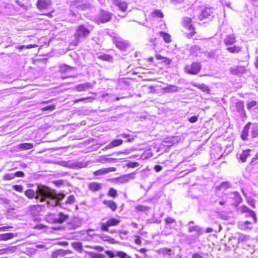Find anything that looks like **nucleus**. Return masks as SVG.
Masks as SVG:
<instances>
[{"label": "nucleus", "instance_id": "nucleus-7", "mask_svg": "<svg viewBox=\"0 0 258 258\" xmlns=\"http://www.w3.org/2000/svg\"><path fill=\"white\" fill-rule=\"evenodd\" d=\"M120 221L114 218H111L108 219L106 223L101 222V230L103 231H108V227L116 226L119 224Z\"/></svg>", "mask_w": 258, "mask_h": 258}, {"label": "nucleus", "instance_id": "nucleus-11", "mask_svg": "<svg viewBox=\"0 0 258 258\" xmlns=\"http://www.w3.org/2000/svg\"><path fill=\"white\" fill-rule=\"evenodd\" d=\"M229 71L232 75L240 76L246 73V70L243 66H235L231 68Z\"/></svg>", "mask_w": 258, "mask_h": 258}, {"label": "nucleus", "instance_id": "nucleus-43", "mask_svg": "<svg viewBox=\"0 0 258 258\" xmlns=\"http://www.w3.org/2000/svg\"><path fill=\"white\" fill-rule=\"evenodd\" d=\"M243 212H248L249 213L250 215L253 218L254 221L255 222L256 220V217L255 213L251 211V210L249 209L247 207H243Z\"/></svg>", "mask_w": 258, "mask_h": 258}, {"label": "nucleus", "instance_id": "nucleus-29", "mask_svg": "<svg viewBox=\"0 0 258 258\" xmlns=\"http://www.w3.org/2000/svg\"><path fill=\"white\" fill-rule=\"evenodd\" d=\"M81 225V222L77 219H74L72 221L69 225L70 229H75L77 228L80 227Z\"/></svg>", "mask_w": 258, "mask_h": 258}, {"label": "nucleus", "instance_id": "nucleus-37", "mask_svg": "<svg viewBox=\"0 0 258 258\" xmlns=\"http://www.w3.org/2000/svg\"><path fill=\"white\" fill-rule=\"evenodd\" d=\"M33 147V144L29 143H25L19 145V148L21 150H29L32 149Z\"/></svg>", "mask_w": 258, "mask_h": 258}, {"label": "nucleus", "instance_id": "nucleus-53", "mask_svg": "<svg viewBox=\"0 0 258 258\" xmlns=\"http://www.w3.org/2000/svg\"><path fill=\"white\" fill-rule=\"evenodd\" d=\"M55 108V106L53 105H50L47 106L42 108V110L43 111H52Z\"/></svg>", "mask_w": 258, "mask_h": 258}, {"label": "nucleus", "instance_id": "nucleus-63", "mask_svg": "<svg viewBox=\"0 0 258 258\" xmlns=\"http://www.w3.org/2000/svg\"><path fill=\"white\" fill-rule=\"evenodd\" d=\"M165 223L167 224H171L173 223H175V221L171 217H168L165 219Z\"/></svg>", "mask_w": 258, "mask_h": 258}, {"label": "nucleus", "instance_id": "nucleus-56", "mask_svg": "<svg viewBox=\"0 0 258 258\" xmlns=\"http://www.w3.org/2000/svg\"><path fill=\"white\" fill-rule=\"evenodd\" d=\"M86 247L93 248V249H95L96 250H98L99 251H102L104 249L103 247H102V246H98V245H95V246H87Z\"/></svg>", "mask_w": 258, "mask_h": 258}, {"label": "nucleus", "instance_id": "nucleus-31", "mask_svg": "<svg viewBox=\"0 0 258 258\" xmlns=\"http://www.w3.org/2000/svg\"><path fill=\"white\" fill-rule=\"evenodd\" d=\"M103 203L107 207L110 208L113 211H115L117 208V205L112 201L104 200Z\"/></svg>", "mask_w": 258, "mask_h": 258}, {"label": "nucleus", "instance_id": "nucleus-14", "mask_svg": "<svg viewBox=\"0 0 258 258\" xmlns=\"http://www.w3.org/2000/svg\"><path fill=\"white\" fill-rule=\"evenodd\" d=\"M114 43L116 46L121 50H125L128 46V44L121 38L114 39Z\"/></svg>", "mask_w": 258, "mask_h": 258}, {"label": "nucleus", "instance_id": "nucleus-50", "mask_svg": "<svg viewBox=\"0 0 258 258\" xmlns=\"http://www.w3.org/2000/svg\"><path fill=\"white\" fill-rule=\"evenodd\" d=\"M256 104L257 102L254 100L248 102L247 103V108L248 109H251L252 107L256 106Z\"/></svg>", "mask_w": 258, "mask_h": 258}, {"label": "nucleus", "instance_id": "nucleus-32", "mask_svg": "<svg viewBox=\"0 0 258 258\" xmlns=\"http://www.w3.org/2000/svg\"><path fill=\"white\" fill-rule=\"evenodd\" d=\"M241 48L239 46L234 45L227 47L226 49L230 53H237L241 51Z\"/></svg>", "mask_w": 258, "mask_h": 258}, {"label": "nucleus", "instance_id": "nucleus-2", "mask_svg": "<svg viewBox=\"0 0 258 258\" xmlns=\"http://www.w3.org/2000/svg\"><path fill=\"white\" fill-rule=\"evenodd\" d=\"M193 221H190L188 223V232H196L195 234L186 236V241L188 242L189 244L195 243L203 234L202 228L199 225H195Z\"/></svg>", "mask_w": 258, "mask_h": 258}, {"label": "nucleus", "instance_id": "nucleus-28", "mask_svg": "<svg viewBox=\"0 0 258 258\" xmlns=\"http://www.w3.org/2000/svg\"><path fill=\"white\" fill-rule=\"evenodd\" d=\"M45 220L50 223H56V214L49 213L45 216Z\"/></svg>", "mask_w": 258, "mask_h": 258}, {"label": "nucleus", "instance_id": "nucleus-33", "mask_svg": "<svg viewBox=\"0 0 258 258\" xmlns=\"http://www.w3.org/2000/svg\"><path fill=\"white\" fill-rule=\"evenodd\" d=\"M250 151V150L248 149L242 152L241 154L240 155V160L242 162H246L247 158L250 155L249 153Z\"/></svg>", "mask_w": 258, "mask_h": 258}, {"label": "nucleus", "instance_id": "nucleus-49", "mask_svg": "<svg viewBox=\"0 0 258 258\" xmlns=\"http://www.w3.org/2000/svg\"><path fill=\"white\" fill-rule=\"evenodd\" d=\"M15 178L14 173L6 174L4 176V179L6 180H10Z\"/></svg>", "mask_w": 258, "mask_h": 258}, {"label": "nucleus", "instance_id": "nucleus-1", "mask_svg": "<svg viewBox=\"0 0 258 258\" xmlns=\"http://www.w3.org/2000/svg\"><path fill=\"white\" fill-rule=\"evenodd\" d=\"M25 195L30 199L35 198L41 202L46 201L48 207L60 206V202L65 197L63 194H57L54 190L44 185L38 186L35 191L31 189H27L25 191Z\"/></svg>", "mask_w": 258, "mask_h": 258}, {"label": "nucleus", "instance_id": "nucleus-19", "mask_svg": "<svg viewBox=\"0 0 258 258\" xmlns=\"http://www.w3.org/2000/svg\"><path fill=\"white\" fill-rule=\"evenodd\" d=\"M236 42V36L234 34L227 35L224 39V43L226 45H232Z\"/></svg>", "mask_w": 258, "mask_h": 258}, {"label": "nucleus", "instance_id": "nucleus-47", "mask_svg": "<svg viewBox=\"0 0 258 258\" xmlns=\"http://www.w3.org/2000/svg\"><path fill=\"white\" fill-rule=\"evenodd\" d=\"M136 210L138 212H145L149 210V208L145 206L138 205L136 207Z\"/></svg>", "mask_w": 258, "mask_h": 258}, {"label": "nucleus", "instance_id": "nucleus-26", "mask_svg": "<svg viewBox=\"0 0 258 258\" xmlns=\"http://www.w3.org/2000/svg\"><path fill=\"white\" fill-rule=\"evenodd\" d=\"M122 140L120 139H115L113 140L110 143L106 146V149H111L115 147L121 145L122 144Z\"/></svg>", "mask_w": 258, "mask_h": 258}, {"label": "nucleus", "instance_id": "nucleus-20", "mask_svg": "<svg viewBox=\"0 0 258 258\" xmlns=\"http://www.w3.org/2000/svg\"><path fill=\"white\" fill-rule=\"evenodd\" d=\"M92 88V85L89 83L81 84L75 86V89L78 91H84L87 89Z\"/></svg>", "mask_w": 258, "mask_h": 258}, {"label": "nucleus", "instance_id": "nucleus-62", "mask_svg": "<svg viewBox=\"0 0 258 258\" xmlns=\"http://www.w3.org/2000/svg\"><path fill=\"white\" fill-rule=\"evenodd\" d=\"M12 250L11 248H3L0 249V255L4 254H8L9 253V251H10Z\"/></svg>", "mask_w": 258, "mask_h": 258}, {"label": "nucleus", "instance_id": "nucleus-23", "mask_svg": "<svg viewBox=\"0 0 258 258\" xmlns=\"http://www.w3.org/2000/svg\"><path fill=\"white\" fill-rule=\"evenodd\" d=\"M251 224V222L248 221L245 222H240L238 224V227L239 229L242 230L247 231L250 230L251 229V227H249L248 226V225Z\"/></svg>", "mask_w": 258, "mask_h": 258}, {"label": "nucleus", "instance_id": "nucleus-13", "mask_svg": "<svg viewBox=\"0 0 258 258\" xmlns=\"http://www.w3.org/2000/svg\"><path fill=\"white\" fill-rule=\"evenodd\" d=\"M37 6L39 10L49 9L51 8V3L50 0H38Z\"/></svg>", "mask_w": 258, "mask_h": 258}, {"label": "nucleus", "instance_id": "nucleus-44", "mask_svg": "<svg viewBox=\"0 0 258 258\" xmlns=\"http://www.w3.org/2000/svg\"><path fill=\"white\" fill-rule=\"evenodd\" d=\"M75 70L74 68L71 67L67 65H63L60 67V71L61 72H68L70 71V70Z\"/></svg>", "mask_w": 258, "mask_h": 258}, {"label": "nucleus", "instance_id": "nucleus-51", "mask_svg": "<svg viewBox=\"0 0 258 258\" xmlns=\"http://www.w3.org/2000/svg\"><path fill=\"white\" fill-rule=\"evenodd\" d=\"M75 201V198L74 196H70L67 201H66V204H73Z\"/></svg>", "mask_w": 258, "mask_h": 258}, {"label": "nucleus", "instance_id": "nucleus-10", "mask_svg": "<svg viewBox=\"0 0 258 258\" xmlns=\"http://www.w3.org/2000/svg\"><path fill=\"white\" fill-rule=\"evenodd\" d=\"M135 178V173H132L128 174L122 175L120 177H117L113 180L118 183H125L128 182L131 179Z\"/></svg>", "mask_w": 258, "mask_h": 258}, {"label": "nucleus", "instance_id": "nucleus-61", "mask_svg": "<svg viewBox=\"0 0 258 258\" xmlns=\"http://www.w3.org/2000/svg\"><path fill=\"white\" fill-rule=\"evenodd\" d=\"M13 189L16 191L22 192L23 187L21 185H15L13 186Z\"/></svg>", "mask_w": 258, "mask_h": 258}, {"label": "nucleus", "instance_id": "nucleus-54", "mask_svg": "<svg viewBox=\"0 0 258 258\" xmlns=\"http://www.w3.org/2000/svg\"><path fill=\"white\" fill-rule=\"evenodd\" d=\"M93 231V230L91 229H89L88 230H86V231H80L79 233L82 235H84V234H87V235L88 236H94V234H92L91 233V232Z\"/></svg>", "mask_w": 258, "mask_h": 258}, {"label": "nucleus", "instance_id": "nucleus-38", "mask_svg": "<svg viewBox=\"0 0 258 258\" xmlns=\"http://www.w3.org/2000/svg\"><path fill=\"white\" fill-rule=\"evenodd\" d=\"M249 238L248 235L244 234L242 233H238V242H243L247 240Z\"/></svg>", "mask_w": 258, "mask_h": 258}, {"label": "nucleus", "instance_id": "nucleus-9", "mask_svg": "<svg viewBox=\"0 0 258 258\" xmlns=\"http://www.w3.org/2000/svg\"><path fill=\"white\" fill-rule=\"evenodd\" d=\"M214 10L212 8H206L202 10L201 15L199 16L200 20L204 19H211L214 17Z\"/></svg>", "mask_w": 258, "mask_h": 258}, {"label": "nucleus", "instance_id": "nucleus-52", "mask_svg": "<svg viewBox=\"0 0 258 258\" xmlns=\"http://www.w3.org/2000/svg\"><path fill=\"white\" fill-rule=\"evenodd\" d=\"M152 15L154 17L162 18L163 17V14L162 12L159 11H155L153 13Z\"/></svg>", "mask_w": 258, "mask_h": 258}, {"label": "nucleus", "instance_id": "nucleus-34", "mask_svg": "<svg viewBox=\"0 0 258 258\" xmlns=\"http://www.w3.org/2000/svg\"><path fill=\"white\" fill-rule=\"evenodd\" d=\"M251 136L252 138L258 137V124H254L251 128Z\"/></svg>", "mask_w": 258, "mask_h": 258}, {"label": "nucleus", "instance_id": "nucleus-24", "mask_svg": "<svg viewBox=\"0 0 258 258\" xmlns=\"http://www.w3.org/2000/svg\"><path fill=\"white\" fill-rule=\"evenodd\" d=\"M69 218L68 215L64 214L62 212H60L59 214H56V223H62Z\"/></svg>", "mask_w": 258, "mask_h": 258}, {"label": "nucleus", "instance_id": "nucleus-4", "mask_svg": "<svg viewBox=\"0 0 258 258\" xmlns=\"http://www.w3.org/2000/svg\"><path fill=\"white\" fill-rule=\"evenodd\" d=\"M202 69V64L200 62H194L191 64H187L184 68V72L190 75H196L199 74Z\"/></svg>", "mask_w": 258, "mask_h": 258}, {"label": "nucleus", "instance_id": "nucleus-25", "mask_svg": "<svg viewBox=\"0 0 258 258\" xmlns=\"http://www.w3.org/2000/svg\"><path fill=\"white\" fill-rule=\"evenodd\" d=\"M158 253L159 254H162L164 256L168 255L169 256L173 254V252L171 249L166 247L160 248L158 250Z\"/></svg>", "mask_w": 258, "mask_h": 258}, {"label": "nucleus", "instance_id": "nucleus-5", "mask_svg": "<svg viewBox=\"0 0 258 258\" xmlns=\"http://www.w3.org/2000/svg\"><path fill=\"white\" fill-rule=\"evenodd\" d=\"M90 33V31L84 25L79 26L75 33V39L76 41V45L78 44L80 42V39L83 37H87Z\"/></svg>", "mask_w": 258, "mask_h": 258}, {"label": "nucleus", "instance_id": "nucleus-36", "mask_svg": "<svg viewBox=\"0 0 258 258\" xmlns=\"http://www.w3.org/2000/svg\"><path fill=\"white\" fill-rule=\"evenodd\" d=\"M164 89L167 93H169L171 92H176L178 91V87L172 85H169L167 86V87H165Z\"/></svg>", "mask_w": 258, "mask_h": 258}, {"label": "nucleus", "instance_id": "nucleus-8", "mask_svg": "<svg viewBox=\"0 0 258 258\" xmlns=\"http://www.w3.org/2000/svg\"><path fill=\"white\" fill-rule=\"evenodd\" d=\"M58 164L60 166L71 168H80L86 166V164L83 163L74 162L71 161H61L58 162Z\"/></svg>", "mask_w": 258, "mask_h": 258}, {"label": "nucleus", "instance_id": "nucleus-22", "mask_svg": "<svg viewBox=\"0 0 258 258\" xmlns=\"http://www.w3.org/2000/svg\"><path fill=\"white\" fill-rule=\"evenodd\" d=\"M251 125V123L248 122L247 124L244 127L242 132L241 135V138L242 140L246 141L247 140V137L248 136L249 130L250 128V126Z\"/></svg>", "mask_w": 258, "mask_h": 258}, {"label": "nucleus", "instance_id": "nucleus-17", "mask_svg": "<svg viewBox=\"0 0 258 258\" xmlns=\"http://www.w3.org/2000/svg\"><path fill=\"white\" fill-rule=\"evenodd\" d=\"M235 108L236 111L239 113L241 117L245 116V112L244 109V103L242 101H239L235 103Z\"/></svg>", "mask_w": 258, "mask_h": 258}, {"label": "nucleus", "instance_id": "nucleus-12", "mask_svg": "<svg viewBox=\"0 0 258 258\" xmlns=\"http://www.w3.org/2000/svg\"><path fill=\"white\" fill-rule=\"evenodd\" d=\"M112 14L111 13L101 11L98 21L100 23H106L110 21Z\"/></svg>", "mask_w": 258, "mask_h": 258}, {"label": "nucleus", "instance_id": "nucleus-40", "mask_svg": "<svg viewBox=\"0 0 258 258\" xmlns=\"http://www.w3.org/2000/svg\"><path fill=\"white\" fill-rule=\"evenodd\" d=\"M190 52L192 54H194L195 56L198 55L199 53H200V48L199 46L197 45L192 46L190 47Z\"/></svg>", "mask_w": 258, "mask_h": 258}, {"label": "nucleus", "instance_id": "nucleus-60", "mask_svg": "<svg viewBox=\"0 0 258 258\" xmlns=\"http://www.w3.org/2000/svg\"><path fill=\"white\" fill-rule=\"evenodd\" d=\"M127 167H130V168H135V167L139 166V163L138 162H129L128 163H127Z\"/></svg>", "mask_w": 258, "mask_h": 258}, {"label": "nucleus", "instance_id": "nucleus-3", "mask_svg": "<svg viewBox=\"0 0 258 258\" xmlns=\"http://www.w3.org/2000/svg\"><path fill=\"white\" fill-rule=\"evenodd\" d=\"M91 7V3L89 0H74L71 2V8H76L80 11H84L89 9Z\"/></svg>", "mask_w": 258, "mask_h": 258}, {"label": "nucleus", "instance_id": "nucleus-55", "mask_svg": "<svg viewBox=\"0 0 258 258\" xmlns=\"http://www.w3.org/2000/svg\"><path fill=\"white\" fill-rule=\"evenodd\" d=\"M230 186H231L230 183L228 181L223 182L221 183V184L220 185V187L221 188H225V189L229 188L230 187Z\"/></svg>", "mask_w": 258, "mask_h": 258}, {"label": "nucleus", "instance_id": "nucleus-15", "mask_svg": "<svg viewBox=\"0 0 258 258\" xmlns=\"http://www.w3.org/2000/svg\"><path fill=\"white\" fill-rule=\"evenodd\" d=\"M71 253H72V251L70 250L59 249L52 252L51 253V257L52 258H58V257H62L67 254Z\"/></svg>", "mask_w": 258, "mask_h": 258}, {"label": "nucleus", "instance_id": "nucleus-57", "mask_svg": "<svg viewBox=\"0 0 258 258\" xmlns=\"http://www.w3.org/2000/svg\"><path fill=\"white\" fill-rule=\"evenodd\" d=\"M86 100H88L90 101H92V100H93V98L91 97H86V98H82L81 99H76V100H74V103H78L79 102L83 101Z\"/></svg>", "mask_w": 258, "mask_h": 258}, {"label": "nucleus", "instance_id": "nucleus-64", "mask_svg": "<svg viewBox=\"0 0 258 258\" xmlns=\"http://www.w3.org/2000/svg\"><path fill=\"white\" fill-rule=\"evenodd\" d=\"M105 253L106 254L108 255V256L110 258H114L115 257V256L116 255V254L115 255V254L112 251H111L110 250H106L105 251Z\"/></svg>", "mask_w": 258, "mask_h": 258}, {"label": "nucleus", "instance_id": "nucleus-6", "mask_svg": "<svg viewBox=\"0 0 258 258\" xmlns=\"http://www.w3.org/2000/svg\"><path fill=\"white\" fill-rule=\"evenodd\" d=\"M194 17H184L182 18L181 24L182 26L186 29H187L189 31H190V34H189L188 38L192 37V36L195 33L194 28L192 25L191 19H194Z\"/></svg>", "mask_w": 258, "mask_h": 258}, {"label": "nucleus", "instance_id": "nucleus-42", "mask_svg": "<svg viewBox=\"0 0 258 258\" xmlns=\"http://www.w3.org/2000/svg\"><path fill=\"white\" fill-rule=\"evenodd\" d=\"M90 258H104L105 256L102 254L96 253L93 252H87Z\"/></svg>", "mask_w": 258, "mask_h": 258}, {"label": "nucleus", "instance_id": "nucleus-27", "mask_svg": "<svg viewBox=\"0 0 258 258\" xmlns=\"http://www.w3.org/2000/svg\"><path fill=\"white\" fill-rule=\"evenodd\" d=\"M231 196L232 198L234 199L236 206L240 204L242 201V199L240 194L237 191L232 192Z\"/></svg>", "mask_w": 258, "mask_h": 258}, {"label": "nucleus", "instance_id": "nucleus-41", "mask_svg": "<svg viewBox=\"0 0 258 258\" xmlns=\"http://www.w3.org/2000/svg\"><path fill=\"white\" fill-rule=\"evenodd\" d=\"M72 247L77 250L79 251H82L83 250L82 244L79 242H75L72 243Z\"/></svg>", "mask_w": 258, "mask_h": 258}, {"label": "nucleus", "instance_id": "nucleus-59", "mask_svg": "<svg viewBox=\"0 0 258 258\" xmlns=\"http://www.w3.org/2000/svg\"><path fill=\"white\" fill-rule=\"evenodd\" d=\"M120 137H122L124 138H126L127 139V142H131L133 141L134 140V138H132V139H130V135H127V134H121L119 135Z\"/></svg>", "mask_w": 258, "mask_h": 258}, {"label": "nucleus", "instance_id": "nucleus-39", "mask_svg": "<svg viewBox=\"0 0 258 258\" xmlns=\"http://www.w3.org/2000/svg\"><path fill=\"white\" fill-rule=\"evenodd\" d=\"M160 34L163 37L165 42L169 43L171 42V37L169 34L164 32H160Z\"/></svg>", "mask_w": 258, "mask_h": 258}, {"label": "nucleus", "instance_id": "nucleus-46", "mask_svg": "<svg viewBox=\"0 0 258 258\" xmlns=\"http://www.w3.org/2000/svg\"><path fill=\"white\" fill-rule=\"evenodd\" d=\"M102 60L108 61H112L113 60L112 57L108 54H104L101 55L99 57Z\"/></svg>", "mask_w": 258, "mask_h": 258}, {"label": "nucleus", "instance_id": "nucleus-45", "mask_svg": "<svg viewBox=\"0 0 258 258\" xmlns=\"http://www.w3.org/2000/svg\"><path fill=\"white\" fill-rule=\"evenodd\" d=\"M116 255L120 258H132L130 256L128 255L126 253L121 251H116Z\"/></svg>", "mask_w": 258, "mask_h": 258}, {"label": "nucleus", "instance_id": "nucleus-35", "mask_svg": "<svg viewBox=\"0 0 258 258\" xmlns=\"http://www.w3.org/2000/svg\"><path fill=\"white\" fill-rule=\"evenodd\" d=\"M14 234L12 233H7L0 234V240L6 241L13 238Z\"/></svg>", "mask_w": 258, "mask_h": 258}, {"label": "nucleus", "instance_id": "nucleus-16", "mask_svg": "<svg viewBox=\"0 0 258 258\" xmlns=\"http://www.w3.org/2000/svg\"><path fill=\"white\" fill-rule=\"evenodd\" d=\"M111 2L114 6L117 7L120 11L125 12L126 10L127 5L125 2L121 0H111Z\"/></svg>", "mask_w": 258, "mask_h": 258}, {"label": "nucleus", "instance_id": "nucleus-58", "mask_svg": "<svg viewBox=\"0 0 258 258\" xmlns=\"http://www.w3.org/2000/svg\"><path fill=\"white\" fill-rule=\"evenodd\" d=\"M215 55V52L213 51L205 52V55L209 58H214Z\"/></svg>", "mask_w": 258, "mask_h": 258}, {"label": "nucleus", "instance_id": "nucleus-18", "mask_svg": "<svg viewBox=\"0 0 258 258\" xmlns=\"http://www.w3.org/2000/svg\"><path fill=\"white\" fill-rule=\"evenodd\" d=\"M116 170V168L115 167H108V168H103L99 170H98L94 172L95 175H100L105 174L110 172H114Z\"/></svg>", "mask_w": 258, "mask_h": 258}, {"label": "nucleus", "instance_id": "nucleus-21", "mask_svg": "<svg viewBox=\"0 0 258 258\" xmlns=\"http://www.w3.org/2000/svg\"><path fill=\"white\" fill-rule=\"evenodd\" d=\"M180 138L177 136H172L164 139V142L169 144V146H171L179 141Z\"/></svg>", "mask_w": 258, "mask_h": 258}, {"label": "nucleus", "instance_id": "nucleus-48", "mask_svg": "<svg viewBox=\"0 0 258 258\" xmlns=\"http://www.w3.org/2000/svg\"><path fill=\"white\" fill-rule=\"evenodd\" d=\"M108 195L112 197H115L117 196V191L114 188L111 187L108 191Z\"/></svg>", "mask_w": 258, "mask_h": 258}, {"label": "nucleus", "instance_id": "nucleus-30", "mask_svg": "<svg viewBox=\"0 0 258 258\" xmlns=\"http://www.w3.org/2000/svg\"><path fill=\"white\" fill-rule=\"evenodd\" d=\"M89 188L93 191H97L101 189V184L97 182L90 183L88 185Z\"/></svg>", "mask_w": 258, "mask_h": 258}]
</instances>
